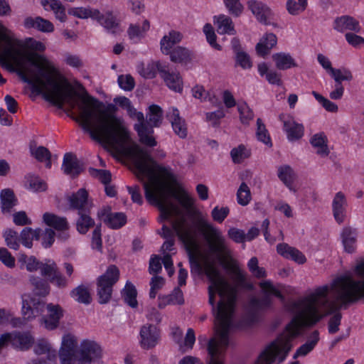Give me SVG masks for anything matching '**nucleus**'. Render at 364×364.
<instances>
[{"instance_id": "27", "label": "nucleus", "mask_w": 364, "mask_h": 364, "mask_svg": "<svg viewBox=\"0 0 364 364\" xmlns=\"http://www.w3.org/2000/svg\"><path fill=\"white\" fill-rule=\"evenodd\" d=\"M271 300L268 296L262 299L252 298L250 299L248 306L247 313L252 321H255L257 318L258 312L270 305Z\"/></svg>"}, {"instance_id": "28", "label": "nucleus", "mask_w": 364, "mask_h": 364, "mask_svg": "<svg viewBox=\"0 0 364 364\" xmlns=\"http://www.w3.org/2000/svg\"><path fill=\"white\" fill-rule=\"evenodd\" d=\"M182 38L183 35L181 33L174 30L171 31L168 35L164 36L161 40V52L165 55H168L173 46L180 43Z\"/></svg>"}, {"instance_id": "19", "label": "nucleus", "mask_w": 364, "mask_h": 364, "mask_svg": "<svg viewBox=\"0 0 364 364\" xmlns=\"http://www.w3.org/2000/svg\"><path fill=\"white\" fill-rule=\"evenodd\" d=\"M167 118L171 124L174 133L181 139H185L188 134L187 126L185 120L180 117L178 109L172 108L167 114Z\"/></svg>"}, {"instance_id": "38", "label": "nucleus", "mask_w": 364, "mask_h": 364, "mask_svg": "<svg viewBox=\"0 0 364 364\" xmlns=\"http://www.w3.org/2000/svg\"><path fill=\"white\" fill-rule=\"evenodd\" d=\"M24 25L26 28H34L42 32H52L54 29L53 25L49 21L41 17H28L25 19Z\"/></svg>"}, {"instance_id": "32", "label": "nucleus", "mask_w": 364, "mask_h": 364, "mask_svg": "<svg viewBox=\"0 0 364 364\" xmlns=\"http://www.w3.org/2000/svg\"><path fill=\"white\" fill-rule=\"evenodd\" d=\"M149 112L146 114V119L145 120V123H146V127L148 128H151L154 132V127H159L163 119V111L162 109L156 105H152L149 108Z\"/></svg>"}, {"instance_id": "49", "label": "nucleus", "mask_w": 364, "mask_h": 364, "mask_svg": "<svg viewBox=\"0 0 364 364\" xmlns=\"http://www.w3.org/2000/svg\"><path fill=\"white\" fill-rule=\"evenodd\" d=\"M257 139L266 145L269 146H272V141L268 133L267 129H266L265 125L262 122V120L260 118L257 119Z\"/></svg>"}, {"instance_id": "51", "label": "nucleus", "mask_w": 364, "mask_h": 364, "mask_svg": "<svg viewBox=\"0 0 364 364\" xmlns=\"http://www.w3.org/2000/svg\"><path fill=\"white\" fill-rule=\"evenodd\" d=\"M237 203L241 205H247L251 200V193L250 188L242 182L237 191Z\"/></svg>"}, {"instance_id": "26", "label": "nucleus", "mask_w": 364, "mask_h": 364, "mask_svg": "<svg viewBox=\"0 0 364 364\" xmlns=\"http://www.w3.org/2000/svg\"><path fill=\"white\" fill-rule=\"evenodd\" d=\"M43 222L49 227L58 231H66L69 229V224L65 217H60L55 214L45 213L43 215Z\"/></svg>"}, {"instance_id": "46", "label": "nucleus", "mask_w": 364, "mask_h": 364, "mask_svg": "<svg viewBox=\"0 0 364 364\" xmlns=\"http://www.w3.org/2000/svg\"><path fill=\"white\" fill-rule=\"evenodd\" d=\"M335 81V84L342 85V81H351L353 78L351 71L347 68H333L328 73Z\"/></svg>"}, {"instance_id": "20", "label": "nucleus", "mask_w": 364, "mask_h": 364, "mask_svg": "<svg viewBox=\"0 0 364 364\" xmlns=\"http://www.w3.org/2000/svg\"><path fill=\"white\" fill-rule=\"evenodd\" d=\"M62 169L66 175L72 178L77 177L82 171L76 155L71 152L64 155Z\"/></svg>"}, {"instance_id": "8", "label": "nucleus", "mask_w": 364, "mask_h": 364, "mask_svg": "<svg viewBox=\"0 0 364 364\" xmlns=\"http://www.w3.org/2000/svg\"><path fill=\"white\" fill-rule=\"evenodd\" d=\"M119 279V270L116 265L109 266L97 280V296L101 304H107L112 297L113 286Z\"/></svg>"}, {"instance_id": "12", "label": "nucleus", "mask_w": 364, "mask_h": 364, "mask_svg": "<svg viewBox=\"0 0 364 364\" xmlns=\"http://www.w3.org/2000/svg\"><path fill=\"white\" fill-rule=\"evenodd\" d=\"M45 302L34 297L29 299L22 297V314L23 320L31 321L41 314L45 308Z\"/></svg>"}, {"instance_id": "40", "label": "nucleus", "mask_w": 364, "mask_h": 364, "mask_svg": "<svg viewBox=\"0 0 364 364\" xmlns=\"http://www.w3.org/2000/svg\"><path fill=\"white\" fill-rule=\"evenodd\" d=\"M41 229L33 230L31 228H24L20 234V239L23 246L27 248H31L33 246V240H38L41 235Z\"/></svg>"}, {"instance_id": "50", "label": "nucleus", "mask_w": 364, "mask_h": 364, "mask_svg": "<svg viewBox=\"0 0 364 364\" xmlns=\"http://www.w3.org/2000/svg\"><path fill=\"white\" fill-rule=\"evenodd\" d=\"M100 23L107 31H111L112 33H117L119 24L114 16L112 11H107L105 14V18Z\"/></svg>"}, {"instance_id": "14", "label": "nucleus", "mask_w": 364, "mask_h": 364, "mask_svg": "<svg viewBox=\"0 0 364 364\" xmlns=\"http://www.w3.org/2000/svg\"><path fill=\"white\" fill-rule=\"evenodd\" d=\"M47 314L41 318V322L48 330L55 329L63 316V310L58 304L52 303L46 305Z\"/></svg>"}, {"instance_id": "42", "label": "nucleus", "mask_w": 364, "mask_h": 364, "mask_svg": "<svg viewBox=\"0 0 364 364\" xmlns=\"http://www.w3.org/2000/svg\"><path fill=\"white\" fill-rule=\"evenodd\" d=\"M90 210L78 213L79 218L76 223L77 230L80 234H86L89 229L95 225L94 220L90 216Z\"/></svg>"}, {"instance_id": "41", "label": "nucleus", "mask_w": 364, "mask_h": 364, "mask_svg": "<svg viewBox=\"0 0 364 364\" xmlns=\"http://www.w3.org/2000/svg\"><path fill=\"white\" fill-rule=\"evenodd\" d=\"M319 341V333L314 331L310 336L309 339L303 345H301L294 355V358L299 356H304L311 351Z\"/></svg>"}, {"instance_id": "44", "label": "nucleus", "mask_w": 364, "mask_h": 364, "mask_svg": "<svg viewBox=\"0 0 364 364\" xmlns=\"http://www.w3.org/2000/svg\"><path fill=\"white\" fill-rule=\"evenodd\" d=\"M104 223L112 229H118L125 225L127 217L123 213H110L104 219Z\"/></svg>"}, {"instance_id": "35", "label": "nucleus", "mask_w": 364, "mask_h": 364, "mask_svg": "<svg viewBox=\"0 0 364 364\" xmlns=\"http://www.w3.org/2000/svg\"><path fill=\"white\" fill-rule=\"evenodd\" d=\"M277 38L272 33L266 34L256 45V51L259 55L264 56L277 44Z\"/></svg>"}, {"instance_id": "15", "label": "nucleus", "mask_w": 364, "mask_h": 364, "mask_svg": "<svg viewBox=\"0 0 364 364\" xmlns=\"http://www.w3.org/2000/svg\"><path fill=\"white\" fill-rule=\"evenodd\" d=\"M35 339L28 332L14 331L10 333V344L15 349L26 351L34 344Z\"/></svg>"}, {"instance_id": "37", "label": "nucleus", "mask_w": 364, "mask_h": 364, "mask_svg": "<svg viewBox=\"0 0 364 364\" xmlns=\"http://www.w3.org/2000/svg\"><path fill=\"white\" fill-rule=\"evenodd\" d=\"M1 208L3 213H9L11 209L16 205L17 199L11 189L6 188L0 193Z\"/></svg>"}, {"instance_id": "56", "label": "nucleus", "mask_w": 364, "mask_h": 364, "mask_svg": "<svg viewBox=\"0 0 364 364\" xmlns=\"http://www.w3.org/2000/svg\"><path fill=\"white\" fill-rule=\"evenodd\" d=\"M31 155L34 157L38 161L43 162L46 159L51 157V153L45 146H40L38 147H30Z\"/></svg>"}, {"instance_id": "29", "label": "nucleus", "mask_w": 364, "mask_h": 364, "mask_svg": "<svg viewBox=\"0 0 364 364\" xmlns=\"http://www.w3.org/2000/svg\"><path fill=\"white\" fill-rule=\"evenodd\" d=\"M357 232L351 227H345L341 232L342 242L346 252L353 253L356 248Z\"/></svg>"}, {"instance_id": "25", "label": "nucleus", "mask_w": 364, "mask_h": 364, "mask_svg": "<svg viewBox=\"0 0 364 364\" xmlns=\"http://www.w3.org/2000/svg\"><path fill=\"white\" fill-rule=\"evenodd\" d=\"M158 301V307L161 309H164L168 305H181L184 303L183 292L178 287L175 288L170 294L159 295Z\"/></svg>"}, {"instance_id": "48", "label": "nucleus", "mask_w": 364, "mask_h": 364, "mask_svg": "<svg viewBox=\"0 0 364 364\" xmlns=\"http://www.w3.org/2000/svg\"><path fill=\"white\" fill-rule=\"evenodd\" d=\"M230 156L235 164H240L250 156V151L246 149L245 145L240 144L231 150Z\"/></svg>"}, {"instance_id": "34", "label": "nucleus", "mask_w": 364, "mask_h": 364, "mask_svg": "<svg viewBox=\"0 0 364 364\" xmlns=\"http://www.w3.org/2000/svg\"><path fill=\"white\" fill-rule=\"evenodd\" d=\"M149 21L148 20H144L141 27L137 24H129L127 33L129 38L134 43H136L144 37L146 32L149 30Z\"/></svg>"}, {"instance_id": "36", "label": "nucleus", "mask_w": 364, "mask_h": 364, "mask_svg": "<svg viewBox=\"0 0 364 364\" xmlns=\"http://www.w3.org/2000/svg\"><path fill=\"white\" fill-rule=\"evenodd\" d=\"M170 60L175 63L187 64L191 60V52L183 46H176L170 50Z\"/></svg>"}, {"instance_id": "33", "label": "nucleus", "mask_w": 364, "mask_h": 364, "mask_svg": "<svg viewBox=\"0 0 364 364\" xmlns=\"http://www.w3.org/2000/svg\"><path fill=\"white\" fill-rule=\"evenodd\" d=\"M311 144L316 149V154L321 156H328L330 151L328 146V139L324 133L314 134L311 140Z\"/></svg>"}, {"instance_id": "64", "label": "nucleus", "mask_w": 364, "mask_h": 364, "mask_svg": "<svg viewBox=\"0 0 364 364\" xmlns=\"http://www.w3.org/2000/svg\"><path fill=\"white\" fill-rule=\"evenodd\" d=\"M237 64L242 67L243 69H248L252 66L249 55L244 52H238L235 54Z\"/></svg>"}, {"instance_id": "58", "label": "nucleus", "mask_w": 364, "mask_h": 364, "mask_svg": "<svg viewBox=\"0 0 364 364\" xmlns=\"http://www.w3.org/2000/svg\"><path fill=\"white\" fill-rule=\"evenodd\" d=\"M165 284V279L160 276L154 275L151 277L150 281V291H149V297L151 299H155L157 291L160 290Z\"/></svg>"}, {"instance_id": "13", "label": "nucleus", "mask_w": 364, "mask_h": 364, "mask_svg": "<svg viewBox=\"0 0 364 364\" xmlns=\"http://www.w3.org/2000/svg\"><path fill=\"white\" fill-rule=\"evenodd\" d=\"M156 68L167 87L176 92H181L183 81L180 74L170 73L166 65L160 63L156 64Z\"/></svg>"}, {"instance_id": "57", "label": "nucleus", "mask_w": 364, "mask_h": 364, "mask_svg": "<svg viewBox=\"0 0 364 364\" xmlns=\"http://www.w3.org/2000/svg\"><path fill=\"white\" fill-rule=\"evenodd\" d=\"M228 12L233 16L238 17L243 11V6L240 0H223Z\"/></svg>"}, {"instance_id": "54", "label": "nucleus", "mask_w": 364, "mask_h": 364, "mask_svg": "<svg viewBox=\"0 0 364 364\" xmlns=\"http://www.w3.org/2000/svg\"><path fill=\"white\" fill-rule=\"evenodd\" d=\"M33 351L38 355H46V358L50 354L56 353L55 350L51 349L50 343L45 339H40L36 343Z\"/></svg>"}, {"instance_id": "59", "label": "nucleus", "mask_w": 364, "mask_h": 364, "mask_svg": "<svg viewBox=\"0 0 364 364\" xmlns=\"http://www.w3.org/2000/svg\"><path fill=\"white\" fill-rule=\"evenodd\" d=\"M203 32L210 45L216 50H221V46L216 43L217 36L211 24L206 23L203 27Z\"/></svg>"}, {"instance_id": "5", "label": "nucleus", "mask_w": 364, "mask_h": 364, "mask_svg": "<svg viewBox=\"0 0 364 364\" xmlns=\"http://www.w3.org/2000/svg\"><path fill=\"white\" fill-rule=\"evenodd\" d=\"M354 272L357 279L345 274L338 277L334 283V293L344 304L364 297V259L355 267Z\"/></svg>"}, {"instance_id": "9", "label": "nucleus", "mask_w": 364, "mask_h": 364, "mask_svg": "<svg viewBox=\"0 0 364 364\" xmlns=\"http://www.w3.org/2000/svg\"><path fill=\"white\" fill-rule=\"evenodd\" d=\"M126 110L131 118H136L138 121V123L134 124V129L138 134L140 142L150 147L156 146L157 142L153 136V131L146 127L144 114L137 112L132 104Z\"/></svg>"}, {"instance_id": "62", "label": "nucleus", "mask_w": 364, "mask_h": 364, "mask_svg": "<svg viewBox=\"0 0 364 364\" xmlns=\"http://www.w3.org/2000/svg\"><path fill=\"white\" fill-rule=\"evenodd\" d=\"M230 212V209L228 207H223L219 208L218 206L215 207L211 213L213 219L221 223L227 218Z\"/></svg>"}, {"instance_id": "61", "label": "nucleus", "mask_w": 364, "mask_h": 364, "mask_svg": "<svg viewBox=\"0 0 364 364\" xmlns=\"http://www.w3.org/2000/svg\"><path fill=\"white\" fill-rule=\"evenodd\" d=\"M117 82L119 87L126 91L132 90L135 85L134 80L130 75H119Z\"/></svg>"}, {"instance_id": "24", "label": "nucleus", "mask_w": 364, "mask_h": 364, "mask_svg": "<svg viewBox=\"0 0 364 364\" xmlns=\"http://www.w3.org/2000/svg\"><path fill=\"white\" fill-rule=\"evenodd\" d=\"M277 252L286 259H290L299 264L306 262L304 255L294 247L289 246L287 243H280L277 246Z\"/></svg>"}, {"instance_id": "3", "label": "nucleus", "mask_w": 364, "mask_h": 364, "mask_svg": "<svg viewBox=\"0 0 364 364\" xmlns=\"http://www.w3.org/2000/svg\"><path fill=\"white\" fill-rule=\"evenodd\" d=\"M336 281V278L330 287L328 285L319 287L306 296L292 302L290 309L295 314V317L286 327L288 335L272 342L276 343L279 348L276 356V358L279 356V363L283 362L291 350L290 341L299 334V328L302 326H314L323 318V315L319 312L321 307H328L326 314L334 313L328 323V333L334 334L339 331L342 318V314L339 310L355 301L344 304L341 299L337 298L333 290Z\"/></svg>"}, {"instance_id": "52", "label": "nucleus", "mask_w": 364, "mask_h": 364, "mask_svg": "<svg viewBox=\"0 0 364 364\" xmlns=\"http://www.w3.org/2000/svg\"><path fill=\"white\" fill-rule=\"evenodd\" d=\"M307 6V0H288L287 2V9L291 15H298L303 12Z\"/></svg>"}, {"instance_id": "45", "label": "nucleus", "mask_w": 364, "mask_h": 364, "mask_svg": "<svg viewBox=\"0 0 364 364\" xmlns=\"http://www.w3.org/2000/svg\"><path fill=\"white\" fill-rule=\"evenodd\" d=\"M70 296L76 301L81 304H89L92 300L90 293L87 287L83 284L74 288L70 291Z\"/></svg>"}, {"instance_id": "16", "label": "nucleus", "mask_w": 364, "mask_h": 364, "mask_svg": "<svg viewBox=\"0 0 364 364\" xmlns=\"http://www.w3.org/2000/svg\"><path fill=\"white\" fill-rule=\"evenodd\" d=\"M249 9L257 19L264 25H270V19L273 15L271 9L261 1L250 0L247 3Z\"/></svg>"}, {"instance_id": "11", "label": "nucleus", "mask_w": 364, "mask_h": 364, "mask_svg": "<svg viewBox=\"0 0 364 364\" xmlns=\"http://www.w3.org/2000/svg\"><path fill=\"white\" fill-rule=\"evenodd\" d=\"M140 345L143 349H151L154 348L160 339V330L156 326L146 323L141 327Z\"/></svg>"}, {"instance_id": "21", "label": "nucleus", "mask_w": 364, "mask_h": 364, "mask_svg": "<svg viewBox=\"0 0 364 364\" xmlns=\"http://www.w3.org/2000/svg\"><path fill=\"white\" fill-rule=\"evenodd\" d=\"M88 193L84 188L79 189L76 193L68 197L70 208L78 210V213L82 211H88L90 208L87 202Z\"/></svg>"}, {"instance_id": "39", "label": "nucleus", "mask_w": 364, "mask_h": 364, "mask_svg": "<svg viewBox=\"0 0 364 364\" xmlns=\"http://www.w3.org/2000/svg\"><path fill=\"white\" fill-rule=\"evenodd\" d=\"M275 65L279 70H287L291 67H296L294 58L288 53H278L272 55Z\"/></svg>"}, {"instance_id": "53", "label": "nucleus", "mask_w": 364, "mask_h": 364, "mask_svg": "<svg viewBox=\"0 0 364 364\" xmlns=\"http://www.w3.org/2000/svg\"><path fill=\"white\" fill-rule=\"evenodd\" d=\"M6 245L11 249L17 250L20 245L18 242V232L12 229H8L4 232Z\"/></svg>"}, {"instance_id": "30", "label": "nucleus", "mask_w": 364, "mask_h": 364, "mask_svg": "<svg viewBox=\"0 0 364 364\" xmlns=\"http://www.w3.org/2000/svg\"><path fill=\"white\" fill-rule=\"evenodd\" d=\"M214 23L217 25V31L220 34L235 35L236 31L230 17L224 14L214 16Z\"/></svg>"}, {"instance_id": "60", "label": "nucleus", "mask_w": 364, "mask_h": 364, "mask_svg": "<svg viewBox=\"0 0 364 364\" xmlns=\"http://www.w3.org/2000/svg\"><path fill=\"white\" fill-rule=\"evenodd\" d=\"M240 113V121L242 124H248L249 122L254 118L252 110L247 106L246 103L240 105L237 107Z\"/></svg>"}, {"instance_id": "43", "label": "nucleus", "mask_w": 364, "mask_h": 364, "mask_svg": "<svg viewBox=\"0 0 364 364\" xmlns=\"http://www.w3.org/2000/svg\"><path fill=\"white\" fill-rule=\"evenodd\" d=\"M136 296L137 291L136 287L130 282H127L122 291V296L123 297L125 303L132 308H136L138 306Z\"/></svg>"}, {"instance_id": "4", "label": "nucleus", "mask_w": 364, "mask_h": 364, "mask_svg": "<svg viewBox=\"0 0 364 364\" xmlns=\"http://www.w3.org/2000/svg\"><path fill=\"white\" fill-rule=\"evenodd\" d=\"M237 297V290L225 292L220 297L217 308L215 303L213 312L215 316V327L216 338L208 342V351L210 356V364H223V356L229 345V332L232 326V317ZM279 348L276 343H271L260 354L255 364H272L276 359ZM179 364H203L200 360L191 355L185 356L179 361Z\"/></svg>"}, {"instance_id": "18", "label": "nucleus", "mask_w": 364, "mask_h": 364, "mask_svg": "<svg viewBox=\"0 0 364 364\" xmlns=\"http://www.w3.org/2000/svg\"><path fill=\"white\" fill-rule=\"evenodd\" d=\"M347 200L345 194L339 191L336 193L332 202V211L336 221L341 224L345 220Z\"/></svg>"}, {"instance_id": "47", "label": "nucleus", "mask_w": 364, "mask_h": 364, "mask_svg": "<svg viewBox=\"0 0 364 364\" xmlns=\"http://www.w3.org/2000/svg\"><path fill=\"white\" fill-rule=\"evenodd\" d=\"M77 346V342L75 336L67 334L63 338L62 345L59 352L75 355Z\"/></svg>"}, {"instance_id": "1", "label": "nucleus", "mask_w": 364, "mask_h": 364, "mask_svg": "<svg viewBox=\"0 0 364 364\" xmlns=\"http://www.w3.org/2000/svg\"><path fill=\"white\" fill-rule=\"evenodd\" d=\"M6 48L0 57V63L11 73H16L23 82L31 85L38 94H43L45 99L62 108L67 102L72 109L76 106L74 97L77 96L81 100L78 105L80 117H73L81 120L82 129L89 132L92 139L104 142L110 146L123 147L124 153L131 157L136 166L134 157L127 152V149L134 145L132 142L125 146L129 141V134L123 121L115 114L116 105L108 104L106 107L103 102L87 94L80 95L72 85L64 77H60L58 70L45 55L38 53L46 49L44 44L32 38L24 41L12 40L4 36Z\"/></svg>"}, {"instance_id": "6", "label": "nucleus", "mask_w": 364, "mask_h": 364, "mask_svg": "<svg viewBox=\"0 0 364 364\" xmlns=\"http://www.w3.org/2000/svg\"><path fill=\"white\" fill-rule=\"evenodd\" d=\"M19 262L24 264L28 272H34L40 269L42 277H47L53 286L58 289H65L68 287V279L60 271L56 262L46 259L45 262H40L34 256L28 257L21 254Z\"/></svg>"}, {"instance_id": "63", "label": "nucleus", "mask_w": 364, "mask_h": 364, "mask_svg": "<svg viewBox=\"0 0 364 364\" xmlns=\"http://www.w3.org/2000/svg\"><path fill=\"white\" fill-rule=\"evenodd\" d=\"M27 182L29 188L34 191H43L46 189V184L37 176H30Z\"/></svg>"}, {"instance_id": "22", "label": "nucleus", "mask_w": 364, "mask_h": 364, "mask_svg": "<svg viewBox=\"0 0 364 364\" xmlns=\"http://www.w3.org/2000/svg\"><path fill=\"white\" fill-rule=\"evenodd\" d=\"M28 282L31 286L33 294L38 297H46L50 291V287L49 280L36 276L31 275L28 279Z\"/></svg>"}, {"instance_id": "23", "label": "nucleus", "mask_w": 364, "mask_h": 364, "mask_svg": "<svg viewBox=\"0 0 364 364\" xmlns=\"http://www.w3.org/2000/svg\"><path fill=\"white\" fill-rule=\"evenodd\" d=\"M334 28L339 32L346 31L359 33L361 30L358 21L350 16H342L334 21Z\"/></svg>"}, {"instance_id": "55", "label": "nucleus", "mask_w": 364, "mask_h": 364, "mask_svg": "<svg viewBox=\"0 0 364 364\" xmlns=\"http://www.w3.org/2000/svg\"><path fill=\"white\" fill-rule=\"evenodd\" d=\"M312 95L326 111L333 113H336L338 112V107L336 104L324 97L323 96L316 92V91H313Z\"/></svg>"}, {"instance_id": "17", "label": "nucleus", "mask_w": 364, "mask_h": 364, "mask_svg": "<svg viewBox=\"0 0 364 364\" xmlns=\"http://www.w3.org/2000/svg\"><path fill=\"white\" fill-rule=\"evenodd\" d=\"M279 119L283 121L284 129L287 132V138L289 141H296L303 136L304 126L301 124L296 122L289 117L284 119L283 114L279 116Z\"/></svg>"}, {"instance_id": "31", "label": "nucleus", "mask_w": 364, "mask_h": 364, "mask_svg": "<svg viewBox=\"0 0 364 364\" xmlns=\"http://www.w3.org/2000/svg\"><path fill=\"white\" fill-rule=\"evenodd\" d=\"M277 176L290 191H296L293 188V183L296 178V175L290 166L283 165L279 166Z\"/></svg>"}, {"instance_id": "10", "label": "nucleus", "mask_w": 364, "mask_h": 364, "mask_svg": "<svg viewBox=\"0 0 364 364\" xmlns=\"http://www.w3.org/2000/svg\"><path fill=\"white\" fill-rule=\"evenodd\" d=\"M101 356L102 348L95 341L85 340L81 343L77 358L80 364H90Z\"/></svg>"}, {"instance_id": "2", "label": "nucleus", "mask_w": 364, "mask_h": 364, "mask_svg": "<svg viewBox=\"0 0 364 364\" xmlns=\"http://www.w3.org/2000/svg\"><path fill=\"white\" fill-rule=\"evenodd\" d=\"M127 152L132 156L136 161V168L139 171L138 177L147 176L149 182H144L146 199L154 205L157 206L163 220H168L171 216H178L177 219L171 220V228L164 225L162 233H159L166 240H175L176 235L183 243L191 266L192 274L200 275L205 274L211 285L208 287V302L213 306L215 294L220 297L224 296L225 292L237 290L224 278L214 263L209 260L200 250L196 239V233L193 228L186 225V220L179 206L168 199L171 196L186 209L191 208L193 200L181 187H177V181L173 173L164 166L159 165L151 155L139 146L134 145L127 149Z\"/></svg>"}, {"instance_id": "7", "label": "nucleus", "mask_w": 364, "mask_h": 364, "mask_svg": "<svg viewBox=\"0 0 364 364\" xmlns=\"http://www.w3.org/2000/svg\"><path fill=\"white\" fill-rule=\"evenodd\" d=\"M198 230L203 235L210 253L218 255L219 258L228 252L225 239L220 230L207 220L200 218L197 221Z\"/></svg>"}]
</instances>
